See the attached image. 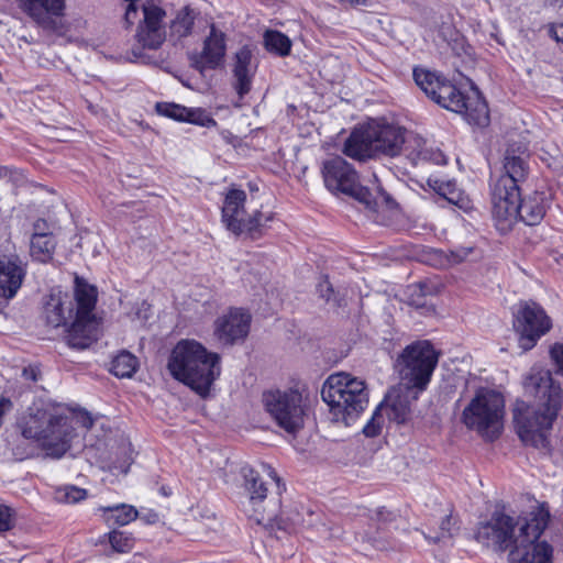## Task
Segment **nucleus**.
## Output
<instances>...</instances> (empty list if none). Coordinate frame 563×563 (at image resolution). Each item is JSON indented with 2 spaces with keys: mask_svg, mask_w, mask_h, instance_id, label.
Listing matches in <instances>:
<instances>
[{
  "mask_svg": "<svg viewBox=\"0 0 563 563\" xmlns=\"http://www.w3.org/2000/svg\"><path fill=\"white\" fill-rule=\"evenodd\" d=\"M549 520V507L542 503L516 521L507 515L495 516L479 528L477 538L501 551L509 550L510 563H552V547L538 541Z\"/></svg>",
  "mask_w": 563,
  "mask_h": 563,
  "instance_id": "f257e3e1",
  "label": "nucleus"
},
{
  "mask_svg": "<svg viewBox=\"0 0 563 563\" xmlns=\"http://www.w3.org/2000/svg\"><path fill=\"white\" fill-rule=\"evenodd\" d=\"M525 391L536 404L517 400L512 417L517 434L526 444L537 449L548 445L547 432L552 428L562 407V389L549 371L532 367L523 380Z\"/></svg>",
  "mask_w": 563,
  "mask_h": 563,
  "instance_id": "f03ea898",
  "label": "nucleus"
},
{
  "mask_svg": "<svg viewBox=\"0 0 563 563\" xmlns=\"http://www.w3.org/2000/svg\"><path fill=\"white\" fill-rule=\"evenodd\" d=\"M96 303L97 288L76 276L74 300L62 289L53 288L45 298L43 314L47 324L52 327L68 325V345L84 350L98 338V322L93 313Z\"/></svg>",
  "mask_w": 563,
  "mask_h": 563,
  "instance_id": "7ed1b4c3",
  "label": "nucleus"
},
{
  "mask_svg": "<svg viewBox=\"0 0 563 563\" xmlns=\"http://www.w3.org/2000/svg\"><path fill=\"white\" fill-rule=\"evenodd\" d=\"M167 369L176 380L205 397L220 376V357L217 353L209 352L200 342L183 339L173 347Z\"/></svg>",
  "mask_w": 563,
  "mask_h": 563,
  "instance_id": "20e7f679",
  "label": "nucleus"
},
{
  "mask_svg": "<svg viewBox=\"0 0 563 563\" xmlns=\"http://www.w3.org/2000/svg\"><path fill=\"white\" fill-rule=\"evenodd\" d=\"M406 129L386 120H372L356 128L346 139L343 153L354 159L395 157L402 153Z\"/></svg>",
  "mask_w": 563,
  "mask_h": 563,
  "instance_id": "39448f33",
  "label": "nucleus"
},
{
  "mask_svg": "<svg viewBox=\"0 0 563 563\" xmlns=\"http://www.w3.org/2000/svg\"><path fill=\"white\" fill-rule=\"evenodd\" d=\"M321 396L332 419L345 426H350L368 404L365 382L345 372L331 374L323 383Z\"/></svg>",
  "mask_w": 563,
  "mask_h": 563,
  "instance_id": "423d86ee",
  "label": "nucleus"
},
{
  "mask_svg": "<svg viewBox=\"0 0 563 563\" xmlns=\"http://www.w3.org/2000/svg\"><path fill=\"white\" fill-rule=\"evenodd\" d=\"M505 417L504 396L490 388H479L462 412L466 428L493 441L503 430Z\"/></svg>",
  "mask_w": 563,
  "mask_h": 563,
  "instance_id": "0eeeda50",
  "label": "nucleus"
},
{
  "mask_svg": "<svg viewBox=\"0 0 563 563\" xmlns=\"http://www.w3.org/2000/svg\"><path fill=\"white\" fill-rule=\"evenodd\" d=\"M439 354L427 341H416L407 345L396 360V371L402 386L424 390L437 367Z\"/></svg>",
  "mask_w": 563,
  "mask_h": 563,
  "instance_id": "6e6552de",
  "label": "nucleus"
},
{
  "mask_svg": "<svg viewBox=\"0 0 563 563\" xmlns=\"http://www.w3.org/2000/svg\"><path fill=\"white\" fill-rule=\"evenodd\" d=\"M46 416V427L37 434V448L44 452L45 457L58 460L71 449L79 433L69 423L65 406H53L43 412L42 418Z\"/></svg>",
  "mask_w": 563,
  "mask_h": 563,
  "instance_id": "1a4fd4ad",
  "label": "nucleus"
},
{
  "mask_svg": "<svg viewBox=\"0 0 563 563\" xmlns=\"http://www.w3.org/2000/svg\"><path fill=\"white\" fill-rule=\"evenodd\" d=\"M500 207L499 210L497 201L492 200L493 218L501 232L510 230L518 219L527 225H537L544 218L547 210L543 194L537 191L523 199H520V190L514 198L507 195L505 203Z\"/></svg>",
  "mask_w": 563,
  "mask_h": 563,
  "instance_id": "9d476101",
  "label": "nucleus"
},
{
  "mask_svg": "<svg viewBox=\"0 0 563 563\" xmlns=\"http://www.w3.org/2000/svg\"><path fill=\"white\" fill-rule=\"evenodd\" d=\"M321 174L325 188L333 195L350 196L367 208L373 207L372 192L360 184L358 174L343 157L334 156L324 161Z\"/></svg>",
  "mask_w": 563,
  "mask_h": 563,
  "instance_id": "9b49d317",
  "label": "nucleus"
},
{
  "mask_svg": "<svg viewBox=\"0 0 563 563\" xmlns=\"http://www.w3.org/2000/svg\"><path fill=\"white\" fill-rule=\"evenodd\" d=\"M41 217H37V262L48 263L53 260L59 231L56 209L62 207L60 197L45 186L37 185Z\"/></svg>",
  "mask_w": 563,
  "mask_h": 563,
  "instance_id": "f8f14e48",
  "label": "nucleus"
},
{
  "mask_svg": "<svg viewBox=\"0 0 563 563\" xmlns=\"http://www.w3.org/2000/svg\"><path fill=\"white\" fill-rule=\"evenodd\" d=\"M431 99L441 107L464 115L470 124L484 128L489 123L487 103L477 89L473 90L472 96L465 97L444 78Z\"/></svg>",
  "mask_w": 563,
  "mask_h": 563,
  "instance_id": "ddd939ff",
  "label": "nucleus"
},
{
  "mask_svg": "<svg viewBox=\"0 0 563 563\" xmlns=\"http://www.w3.org/2000/svg\"><path fill=\"white\" fill-rule=\"evenodd\" d=\"M265 410L288 433L298 432L305 423L306 405L296 389L269 390L263 394Z\"/></svg>",
  "mask_w": 563,
  "mask_h": 563,
  "instance_id": "4468645a",
  "label": "nucleus"
},
{
  "mask_svg": "<svg viewBox=\"0 0 563 563\" xmlns=\"http://www.w3.org/2000/svg\"><path fill=\"white\" fill-rule=\"evenodd\" d=\"M512 327L519 336V346L531 350L552 328V320L536 301H521L514 311Z\"/></svg>",
  "mask_w": 563,
  "mask_h": 563,
  "instance_id": "2eb2a0df",
  "label": "nucleus"
},
{
  "mask_svg": "<svg viewBox=\"0 0 563 563\" xmlns=\"http://www.w3.org/2000/svg\"><path fill=\"white\" fill-rule=\"evenodd\" d=\"M143 19L136 31L137 46L132 48L135 60L146 62L144 49H158L166 40L165 10L153 0L141 3Z\"/></svg>",
  "mask_w": 563,
  "mask_h": 563,
  "instance_id": "dca6fc26",
  "label": "nucleus"
},
{
  "mask_svg": "<svg viewBox=\"0 0 563 563\" xmlns=\"http://www.w3.org/2000/svg\"><path fill=\"white\" fill-rule=\"evenodd\" d=\"M517 155L515 150L507 148L504 158V173L490 181V199L497 201V208L501 209L505 203V197L509 195L516 197L519 191V184L528 175V165L526 162V147L519 148Z\"/></svg>",
  "mask_w": 563,
  "mask_h": 563,
  "instance_id": "f3484780",
  "label": "nucleus"
},
{
  "mask_svg": "<svg viewBox=\"0 0 563 563\" xmlns=\"http://www.w3.org/2000/svg\"><path fill=\"white\" fill-rule=\"evenodd\" d=\"M251 314L242 308H230L218 317L213 325L214 338L223 345L243 341L250 331Z\"/></svg>",
  "mask_w": 563,
  "mask_h": 563,
  "instance_id": "a211bd4d",
  "label": "nucleus"
},
{
  "mask_svg": "<svg viewBox=\"0 0 563 563\" xmlns=\"http://www.w3.org/2000/svg\"><path fill=\"white\" fill-rule=\"evenodd\" d=\"M243 476L250 496L244 505V512L256 525H264L273 518V514H268L263 505L267 496V487L253 468H243Z\"/></svg>",
  "mask_w": 563,
  "mask_h": 563,
  "instance_id": "6ab92c4d",
  "label": "nucleus"
},
{
  "mask_svg": "<svg viewBox=\"0 0 563 563\" xmlns=\"http://www.w3.org/2000/svg\"><path fill=\"white\" fill-rule=\"evenodd\" d=\"M225 52V34L212 25L203 42L202 51L191 56L192 65L200 73L206 69H216L222 64Z\"/></svg>",
  "mask_w": 563,
  "mask_h": 563,
  "instance_id": "aec40b11",
  "label": "nucleus"
},
{
  "mask_svg": "<svg viewBox=\"0 0 563 563\" xmlns=\"http://www.w3.org/2000/svg\"><path fill=\"white\" fill-rule=\"evenodd\" d=\"M247 195L244 190L231 188L224 196L221 210L222 222L235 235L243 233V222L247 217L245 210Z\"/></svg>",
  "mask_w": 563,
  "mask_h": 563,
  "instance_id": "412c9836",
  "label": "nucleus"
},
{
  "mask_svg": "<svg viewBox=\"0 0 563 563\" xmlns=\"http://www.w3.org/2000/svg\"><path fill=\"white\" fill-rule=\"evenodd\" d=\"M423 390L416 387L402 386L393 389L388 395L387 415L397 423H405L411 415V405L417 401Z\"/></svg>",
  "mask_w": 563,
  "mask_h": 563,
  "instance_id": "4be33fe9",
  "label": "nucleus"
},
{
  "mask_svg": "<svg viewBox=\"0 0 563 563\" xmlns=\"http://www.w3.org/2000/svg\"><path fill=\"white\" fill-rule=\"evenodd\" d=\"M157 113L180 122H188L203 128L217 126V121L201 108H187L177 103L161 102L156 104Z\"/></svg>",
  "mask_w": 563,
  "mask_h": 563,
  "instance_id": "5701e85b",
  "label": "nucleus"
},
{
  "mask_svg": "<svg viewBox=\"0 0 563 563\" xmlns=\"http://www.w3.org/2000/svg\"><path fill=\"white\" fill-rule=\"evenodd\" d=\"M402 153L413 163L421 161L431 162L437 165L446 163L445 155L439 148L428 145L427 140L422 136L406 130V141L404 143Z\"/></svg>",
  "mask_w": 563,
  "mask_h": 563,
  "instance_id": "b1692460",
  "label": "nucleus"
},
{
  "mask_svg": "<svg viewBox=\"0 0 563 563\" xmlns=\"http://www.w3.org/2000/svg\"><path fill=\"white\" fill-rule=\"evenodd\" d=\"M44 13L37 12V25L57 35H63L67 27L64 21L65 0H37Z\"/></svg>",
  "mask_w": 563,
  "mask_h": 563,
  "instance_id": "393cba45",
  "label": "nucleus"
},
{
  "mask_svg": "<svg viewBox=\"0 0 563 563\" xmlns=\"http://www.w3.org/2000/svg\"><path fill=\"white\" fill-rule=\"evenodd\" d=\"M252 52L249 47L243 46L235 53V63L233 68V75L235 78L234 88L240 96L243 98L251 90L252 85Z\"/></svg>",
  "mask_w": 563,
  "mask_h": 563,
  "instance_id": "a878e982",
  "label": "nucleus"
},
{
  "mask_svg": "<svg viewBox=\"0 0 563 563\" xmlns=\"http://www.w3.org/2000/svg\"><path fill=\"white\" fill-rule=\"evenodd\" d=\"M24 271L16 260H0V297L11 298L22 284Z\"/></svg>",
  "mask_w": 563,
  "mask_h": 563,
  "instance_id": "bb28decb",
  "label": "nucleus"
},
{
  "mask_svg": "<svg viewBox=\"0 0 563 563\" xmlns=\"http://www.w3.org/2000/svg\"><path fill=\"white\" fill-rule=\"evenodd\" d=\"M96 514L109 528L126 526L139 516L137 509L129 504L99 506L96 508Z\"/></svg>",
  "mask_w": 563,
  "mask_h": 563,
  "instance_id": "cd10ccee",
  "label": "nucleus"
},
{
  "mask_svg": "<svg viewBox=\"0 0 563 563\" xmlns=\"http://www.w3.org/2000/svg\"><path fill=\"white\" fill-rule=\"evenodd\" d=\"M428 185L448 202L465 209L468 206V199L457 188L456 184L444 178H429Z\"/></svg>",
  "mask_w": 563,
  "mask_h": 563,
  "instance_id": "c85d7f7f",
  "label": "nucleus"
},
{
  "mask_svg": "<svg viewBox=\"0 0 563 563\" xmlns=\"http://www.w3.org/2000/svg\"><path fill=\"white\" fill-rule=\"evenodd\" d=\"M413 79L417 86L431 99L434 96L435 90L439 89L440 85L444 80L443 77L437 73L430 71L424 68L413 69Z\"/></svg>",
  "mask_w": 563,
  "mask_h": 563,
  "instance_id": "c756f323",
  "label": "nucleus"
},
{
  "mask_svg": "<svg viewBox=\"0 0 563 563\" xmlns=\"http://www.w3.org/2000/svg\"><path fill=\"white\" fill-rule=\"evenodd\" d=\"M196 13L189 7L180 9L170 23L172 34L178 38L188 36L195 23Z\"/></svg>",
  "mask_w": 563,
  "mask_h": 563,
  "instance_id": "7c9ffc66",
  "label": "nucleus"
},
{
  "mask_svg": "<svg viewBox=\"0 0 563 563\" xmlns=\"http://www.w3.org/2000/svg\"><path fill=\"white\" fill-rule=\"evenodd\" d=\"M137 358L130 352L119 353L111 363V373L120 378H129L136 372Z\"/></svg>",
  "mask_w": 563,
  "mask_h": 563,
  "instance_id": "2f4dec72",
  "label": "nucleus"
},
{
  "mask_svg": "<svg viewBox=\"0 0 563 563\" xmlns=\"http://www.w3.org/2000/svg\"><path fill=\"white\" fill-rule=\"evenodd\" d=\"M274 214L271 211L262 212L255 211L253 214L247 216L243 222V233L256 239L262 235L263 230L267 228L268 223L273 221Z\"/></svg>",
  "mask_w": 563,
  "mask_h": 563,
  "instance_id": "473e14b6",
  "label": "nucleus"
},
{
  "mask_svg": "<svg viewBox=\"0 0 563 563\" xmlns=\"http://www.w3.org/2000/svg\"><path fill=\"white\" fill-rule=\"evenodd\" d=\"M265 48L279 56H287L291 49V41L287 35L279 31L267 30L264 33Z\"/></svg>",
  "mask_w": 563,
  "mask_h": 563,
  "instance_id": "72a5a7b5",
  "label": "nucleus"
},
{
  "mask_svg": "<svg viewBox=\"0 0 563 563\" xmlns=\"http://www.w3.org/2000/svg\"><path fill=\"white\" fill-rule=\"evenodd\" d=\"M431 288L426 283H416L407 287L408 301L416 308L426 305V297L431 295Z\"/></svg>",
  "mask_w": 563,
  "mask_h": 563,
  "instance_id": "f704fd0d",
  "label": "nucleus"
},
{
  "mask_svg": "<svg viewBox=\"0 0 563 563\" xmlns=\"http://www.w3.org/2000/svg\"><path fill=\"white\" fill-rule=\"evenodd\" d=\"M16 424L25 439H35V415L31 407L25 412L20 413Z\"/></svg>",
  "mask_w": 563,
  "mask_h": 563,
  "instance_id": "c9c22d12",
  "label": "nucleus"
},
{
  "mask_svg": "<svg viewBox=\"0 0 563 563\" xmlns=\"http://www.w3.org/2000/svg\"><path fill=\"white\" fill-rule=\"evenodd\" d=\"M66 416L69 417V423L75 428V424L88 430L93 424V418L85 409H69L66 407Z\"/></svg>",
  "mask_w": 563,
  "mask_h": 563,
  "instance_id": "e433bc0d",
  "label": "nucleus"
},
{
  "mask_svg": "<svg viewBox=\"0 0 563 563\" xmlns=\"http://www.w3.org/2000/svg\"><path fill=\"white\" fill-rule=\"evenodd\" d=\"M87 497V490L77 486L68 485L58 490L57 498L67 504H76Z\"/></svg>",
  "mask_w": 563,
  "mask_h": 563,
  "instance_id": "4c0bfd02",
  "label": "nucleus"
},
{
  "mask_svg": "<svg viewBox=\"0 0 563 563\" xmlns=\"http://www.w3.org/2000/svg\"><path fill=\"white\" fill-rule=\"evenodd\" d=\"M109 541L118 552H129L133 548V539L122 531L112 530L109 533Z\"/></svg>",
  "mask_w": 563,
  "mask_h": 563,
  "instance_id": "58836bf2",
  "label": "nucleus"
},
{
  "mask_svg": "<svg viewBox=\"0 0 563 563\" xmlns=\"http://www.w3.org/2000/svg\"><path fill=\"white\" fill-rule=\"evenodd\" d=\"M382 430V417L377 412H375L371 420L367 421V423L363 428V433L367 438H374L379 434Z\"/></svg>",
  "mask_w": 563,
  "mask_h": 563,
  "instance_id": "ea45409f",
  "label": "nucleus"
},
{
  "mask_svg": "<svg viewBox=\"0 0 563 563\" xmlns=\"http://www.w3.org/2000/svg\"><path fill=\"white\" fill-rule=\"evenodd\" d=\"M12 528V514L9 507L0 504V532Z\"/></svg>",
  "mask_w": 563,
  "mask_h": 563,
  "instance_id": "a19ab883",
  "label": "nucleus"
},
{
  "mask_svg": "<svg viewBox=\"0 0 563 563\" xmlns=\"http://www.w3.org/2000/svg\"><path fill=\"white\" fill-rule=\"evenodd\" d=\"M552 361L558 366V372L563 375V345L555 344L550 351Z\"/></svg>",
  "mask_w": 563,
  "mask_h": 563,
  "instance_id": "79ce46f5",
  "label": "nucleus"
},
{
  "mask_svg": "<svg viewBox=\"0 0 563 563\" xmlns=\"http://www.w3.org/2000/svg\"><path fill=\"white\" fill-rule=\"evenodd\" d=\"M318 292L322 298H324L327 301L331 299V296L333 294L332 286L328 279H323L318 285Z\"/></svg>",
  "mask_w": 563,
  "mask_h": 563,
  "instance_id": "37998d69",
  "label": "nucleus"
},
{
  "mask_svg": "<svg viewBox=\"0 0 563 563\" xmlns=\"http://www.w3.org/2000/svg\"><path fill=\"white\" fill-rule=\"evenodd\" d=\"M19 7L31 18L35 16V0H16Z\"/></svg>",
  "mask_w": 563,
  "mask_h": 563,
  "instance_id": "c03bdc74",
  "label": "nucleus"
},
{
  "mask_svg": "<svg viewBox=\"0 0 563 563\" xmlns=\"http://www.w3.org/2000/svg\"><path fill=\"white\" fill-rule=\"evenodd\" d=\"M452 518L446 516L441 522V538L451 534Z\"/></svg>",
  "mask_w": 563,
  "mask_h": 563,
  "instance_id": "a18cd8bd",
  "label": "nucleus"
},
{
  "mask_svg": "<svg viewBox=\"0 0 563 563\" xmlns=\"http://www.w3.org/2000/svg\"><path fill=\"white\" fill-rule=\"evenodd\" d=\"M471 251H472L471 249H462V250L452 252L453 262L459 263V262L463 261L471 253Z\"/></svg>",
  "mask_w": 563,
  "mask_h": 563,
  "instance_id": "49530a36",
  "label": "nucleus"
},
{
  "mask_svg": "<svg viewBox=\"0 0 563 563\" xmlns=\"http://www.w3.org/2000/svg\"><path fill=\"white\" fill-rule=\"evenodd\" d=\"M551 32L553 34V37L558 42H562L563 43V23H559V24L553 25Z\"/></svg>",
  "mask_w": 563,
  "mask_h": 563,
  "instance_id": "de8ad7c7",
  "label": "nucleus"
},
{
  "mask_svg": "<svg viewBox=\"0 0 563 563\" xmlns=\"http://www.w3.org/2000/svg\"><path fill=\"white\" fill-rule=\"evenodd\" d=\"M263 471L272 478L276 482V484L279 486V477L277 476L276 472L274 471V468L267 464H263Z\"/></svg>",
  "mask_w": 563,
  "mask_h": 563,
  "instance_id": "09e8293b",
  "label": "nucleus"
},
{
  "mask_svg": "<svg viewBox=\"0 0 563 563\" xmlns=\"http://www.w3.org/2000/svg\"><path fill=\"white\" fill-rule=\"evenodd\" d=\"M11 407V401L7 398L0 399V419L5 413L7 410H9Z\"/></svg>",
  "mask_w": 563,
  "mask_h": 563,
  "instance_id": "8fccbe9b",
  "label": "nucleus"
},
{
  "mask_svg": "<svg viewBox=\"0 0 563 563\" xmlns=\"http://www.w3.org/2000/svg\"><path fill=\"white\" fill-rule=\"evenodd\" d=\"M340 2H346L351 5H363L366 4V0H339Z\"/></svg>",
  "mask_w": 563,
  "mask_h": 563,
  "instance_id": "3c124183",
  "label": "nucleus"
},
{
  "mask_svg": "<svg viewBox=\"0 0 563 563\" xmlns=\"http://www.w3.org/2000/svg\"><path fill=\"white\" fill-rule=\"evenodd\" d=\"M31 378H32V379H35V374H33V373H32V374H31Z\"/></svg>",
  "mask_w": 563,
  "mask_h": 563,
  "instance_id": "603ef678",
  "label": "nucleus"
}]
</instances>
